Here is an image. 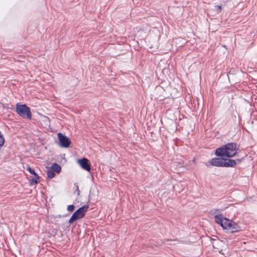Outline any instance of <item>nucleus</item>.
I'll return each instance as SVG.
<instances>
[{
    "mask_svg": "<svg viewBox=\"0 0 257 257\" xmlns=\"http://www.w3.org/2000/svg\"><path fill=\"white\" fill-rule=\"evenodd\" d=\"M58 136L60 146L63 148H68L71 143V141L69 139L60 133H58Z\"/></svg>",
    "mask_w": 257,
    "mask_h": 257,
    "instance_id": "5",
    "label": "nucleus"
},
{
    "mask_svg": "<svg viewBox=\"0 0 257 257\" xmlns=\"http://www.w3.org/2000/svg\"><path fill=\"white\" fill-rule=\"evenodd\" d=\"M27 170L31 174L35 176L36 179L39 178L38 175L35 173V171L32 169L30 167L27 168Z\"/></svg>",
    "mask_w": 257,
    "mask_h": 257,
    "instance_id": "11",
    "label": "nucleus"
},
{
    "mask_svg": "<svg viewBox=\"0 0 257 257\" xmlns=\"http://www.w3.org/2000/svg\"><path fill=\"white\" fill-rule=\"evenodd\" d=\"M214 218L215 222L220 224L224 229L231 232H237L239 230V227L237 223L231 220L223 217L222 214L216 215Z\"/></svg>",
    "mask_w": 257,
    "mask_h": 257,
    "instance_id": "1",
    "label": "nucleus"
},
{
    "mask_svg": "<svg viewBox=\"0 0 257 257\" xmlns=\"http://www.w3.org/2000/svg\"><path fill=\"white\" fill-rule=\"evenodd\" d=\"M224 159L220 158H214L211 160L210 163L215 166L224 167Z\"/></svg>",
    "mask_w": 257,
    "mask_h": 257,
    "instance_id": "7",
    "label": "nucleus"
},
{
    "mask_svg": "<svg viewBox=\"0 0 257 257\" xmlns=\"http://www.w3.org/2000/svg\"><path fill=\"white\" fill-rule=\"evenodd\" d=\"M77 162L83 170L89 172L90 171L91 165L89 161L87 159L83 158L81 159H79Z\"/></svg>",
    "mask_w": 257,
    "mask_h": 257,
    "instance_id": "6",
    "label": "nucleus"
},
{
    "mask_svg": "<svg viewBox=\"0 0 257 257\" xmlns=\"http://www.w3.org/2000/svg\"><path fill=\"white\" fill-rule=\"evenodd\" d=\"M37 179H36V178L35 177V178H34V179H32V181L33 182H34V184H37V183H38V182H37Z\"/></svg>",
    "mask_w": 257,
    "mask_h": 257,
    "instance_id": "15",
    "label": "nucleus"
},
{
    "mask_svg": "<svg viewBox=\"0 0 257 257\" xmlns=\"http://www.w3.org/2000/svg\"><path fill=\"white\" fill-rule=\"evenodd\" d=\"M88 208V205H84L79 208L73 214L69 220V222L72 223L76 220L82 218L84 216L85 213L87 211Z\"/></svg>",
    "mask_w": 257,
    "mask_h": 257,
    "instance_id": "4",
    "label": "nucleus"
},
{
    "mask_svg": "<svg viewBox=\"0 0 257 257\" xmlns=\"http://www.w3.org/2000/svg\"><path fill=\"white\" fill-rule=\"evenodd\" d=\"M16 112L21 117L24 118L31 119L32 114L30 108L25 104L16 105Z\"/></svg>",
    "mask_w": 257,
    "mask_h": 257,
    "instance_id": "3",
    "label": "nucleus"
},
{
    "mask_svg": "<svg viewBox=\"0 0 257 257\" xmlns=\"http://www.w3.org/2000/svg\"><path fill=\"white\" fill-rule=\"evenodd\" d=\"M236 164L234 160L224 159V167H234Z\"/></svg>",
    "mask_w": 257,
    "mask_h": 257,
    "instance_id": "8",
    "label": "nucleus"
},
{
    "mask_svg": "<svg viewBox=\"0 0 257 257\" xmlns=\"http://www.w3.org/2000/svg\"><path fill=\"white\" fill-rule=\"evenodd\" d=\"M221 9V7L220 6L217 5V6H215L214 7V10L218 13L220 12Z\"/></svg>",
    "mask_w": 257,
    "mask_h": 257,
    "instance_id": "13",
    "label": "nucleus"
},
{
    "mask_svg": "<svg viewBox=\"0 0 257 257\" xmlns=\"http://www.w3.org/2000/svg\"><path fill=\"white\" fill-rule=\"evenodd\" d=\"M47 176L49 178H52L55 176L54 171L50 168L47 167Z\"/></svg>",
    "mask_w": 257,
    "mask_h": 257,
    "instance_id": "10",
    "label": "nucleus"
},
{
    "mask_svg": "<svg viewBox=\"0 0 257 257\" xmlns=\"http://www.w3.org/2000/svg\"><path fill=\"white\" fill-rule=\"evenodd\" d=\"M54 172L59 173L61 170V167L60 165L56 163H54L52 165V167H50Z\"/></svg>",
    "mask_w": 257,
    "mask_h": 257,
    "instance_id": "9",
    "label": "nucleus"
},
{
    "mask_svg": "<svg viewBox=\"0 0 257 257\" xmlns=\"http://www.w3.org/2000/svg\"><path fill=\"white\" fill-rule=\"evenodd\" d=\"M5 143V139L3 135L0 132V147H2Z\"/></svg>",
    "mask_w": 257,
    "mask_h": 257,
    "instance_id": "12",
    "label": "nucleus"
},
{
    "mask_svg": "<svg viewBox=\"0 0 257 257\" xmlns=\"http://www.w3.org/2000/svg\"><path fill=\"white\" fill-rule=\"evenodd\" d=\"M237 147L235 144L229 143L221 148H218L215 152V154L217 156H225L230 158L233 157L237 152Z\"/></svg>",
    "mask_w": 257,
    "mask_h": 257,
    "instance_id": "2",
    "label": "nucleus"
},
{
    "mask_svg": "<svg viewBox=\"0 0 257 257\" xmlns=\"http://www.w3.org/2000/svg\"><path fill=\"white\" fill-rule=\"evenodd\" d=\"M75 207L73 205H68L67 207V210L69 212H72L74 211Z\"/></svg>",
    "mask_w": 257,
    "mask_h": 257,
    "instance_id": "14",
    "label": "nucleus"
}]
</instances>
